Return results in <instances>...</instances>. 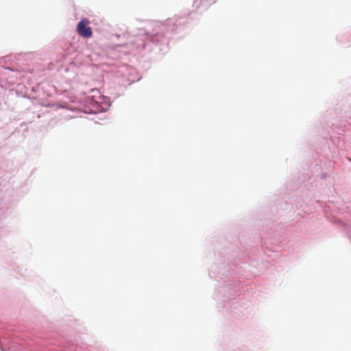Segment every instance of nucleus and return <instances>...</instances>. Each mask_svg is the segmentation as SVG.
Instances as JSON below:
<instances>
[{"mask_svg":"<svg viewBox=\"0 0 351 351\" xmlns=\"http://www.w3.org/2000/svg\"><path fill=\"white\" fill-rule=\"evenodd\" d=\"M89 21L87 19H82L77 25V32L84 38H90L93 35L92 29L88 26Z\"/></svg>","mask_w":351,"mask_h":351,"instance_id":"nucleus-1","label":"nucleus"}]
</instances>
